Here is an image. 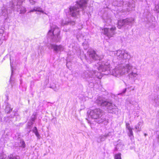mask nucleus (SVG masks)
Here are the masks:
<instances>
[{
	"label": "nucleus",
	"mask_w": 159,
	"mask_h": 159,
	"mask_svg": "<svg viewBox=\"0 0 159 159\" xmlns=\"http://www.w3.org/2000/svg\"><path fill=\"white\" fill-rule=\"evenodd\" d=\"M87 114L89 118L97 119L98 123H102L105 120V118L103 115V111L100 109L97 108L88 111Z\"/></svg>",
	"instance_id": "39448f33"
},
{
	"label": "nucleus",
	"mask_w": 159,
	"mask_h": 159,
	"mask_svg": "<svg viewBox=\"0 0 159 159\" xmlns=\"http://www.w3.org/2000/svg\"><path fill=\"white\" fill-rule=\"evenodd\" d=\"M34 133L35 134L36 136L39 138V137H40V135L39 134L38 132H36V133Z\"/></svg>",
	"instance_id": "cd10ccee"
},
{
	"label": "nucleus",
	"mask_w": 159,
	"mask_h": 159,
	"mask_svg": "<svg viewBox=\"0 0 159 159\" xmlns=\"http://www.w3.org/2000/svg\"><path fill=\"white\" fill-rule=\"evenodd\" d=\"M7 38L6 37V34L2 30H0V46L2 44L4 40H6Z\"/></svg>",
	"instance_id": "f8f14e48"
},
{
	"label": "nucleus",
	"mask_w": 159,
	"mask_h": 159,
	"mask_svg": "<svg viewBox=\"0 0 159 159\" xmlns=\"http://www.w3.org/2000/svg\"><path fill=\"white\" fill-rule=\"evenodd\" d=\"M119 2L120 3V4H118L116 5L118 6V7L121 6V5H122L123 3L122 1H120Z\"/></svg>",
	"instance_id": "c756f323"
},
{
	"label": "nucleus",
	"mask_w": 159,
	"mask_h": 159,
	"mask_svg": "<svg viewBox=\"0 0 159 159\" xmlns=\"http://www.w3.org/2000/svg\"><path fill=\"white\" fill-rule=\"evenodd\" d=\"M12 109H10V110L8 111L7 112V113H10L11 111H12Z\"/></svg>",
	"instance_id": "f704fd0d"
},
{
	"label": "nucleus",
	"mask_w": 159,
	"mask_h": 159,
	"mask_svg": "<svg viewBox=\"0 0 159 159\" xmlns=\"http://www.w3.org/2000/svg\"><path fill=\"white\" fill-rule=\"evenodd\" d=\"M48 47L49 49H53L54 51L56 53L59 52H61L64 51V48L61 45H57L55 44H51L48 45Z\"/></svg>",
	"instance_id": "9b49d317"
},
{
	"label": "nucleus",
	"mask_w": 159,
	"mask_h": 159,
	"mask_svg": "<svg viewBox=\"0 0 159 159\" xmlns=\"http://www.w3.org/2000/svg\"><path fill=\"white\" fill-rule=\"evenodd\" d=\"M30 3L32 5H34L35 3V2L34 0H29Z\"/></svg>",
	"instance_id": "a878e982"
},
{
	"label": "nucleus",
	"mask_w": 159,
	"mask_h": 159,
	"mask_svg": "<svg viewBox=\"0 0 159 159\" xmlns=\"http://www.w3.org/2000/svg\"><path fill=\"white\" fill-rule=\"evenodd\" d=\"M36 119V118L34 116L33 117L32 116L31 117V120L32 121H34Z\"/></svg>",
	"instance_id": "7c9ffc66"
},
{
	"label": "nucleus",
	"mask_w": 159,
	"mask_h": 159,
	"mask_svg": "<svg viewBox=\"0 0 159 159\" xmlns=\"http://www.w3.org/2000/svg\"><path fill=\"white\" fill-rule=\"evenodd\" d=\"M60 30L58 27L55 25H52L47 35L51 38L52 42L57 43L60 42L61 39V37L60 35Z\"/></svg>",
	"instance_id": "20e7f679"
},
{
	"label": "nucleus",
	"mask_w": 159,
	"mask_h": 159,
	"mask_svg": "<svg viewBox=\"0 0 159 159\" xmlns=\"http://www.w3.org/2000/svg\"><path fill=\"white\" fill-rule=\"evenodd\" d=\"M35 9L36 10V11H37L42 13H43L44 12L42 10V9L40 7H34Z\"/></svg>",
	"instance_id": "5701e85b"
},
{
	"label": "nucleus",
	"mask_w": 159,
	"mask_h": 159,
	"mask_svg": "<svg viewBox=\"0 0 159 159\" xmlns=\"http://www.w3.org/2000/svg\"><path fill=\"white\" fill-rule=\"evenodd\" d=\"M20 146L23 148H24L25 146V142L23 140H21L20 143Z\"/></svg>",
	"instance_id": "4be33fe9"
},
{
	"label": "nucleus",
	"mask_w": 159,
	"mask_h": 159,
	"mask_svg": "<svg viewBox=\"0 0 159 159\" xmlns=\"http://www.w3.org/2000/svg\"><path fill=\"white\" fill-rule=\"evenodd\" d=\"M142 123L141 122H139L137 125L135 126V128L137 132L140 131L141 130Z\"/></svg>",
	"instance_id": "a211bd4d"
},
{
	"label": "nucleus",
	"mask_w": 159,
	"mask_h": 159,
	"mask_svg": "<svg viewBox=\"0 0 159 159\" xmlns=\"http://www.w3.org/2000/svg\"><path fill=\"white\" fill-rule=\"evenodd\" d=\"M33 11H36V10L35 9V7H34L33 9L31 10L30 11V12H33Z\"/></svg>",
	"instance_id": "2f4dec72"
},
{
	"label": "nucleus",
	"mask_w": 159,
	"mask_h": 159,
	"mask_svg": "<svg viewBox=\"0 0 159 159\" xmlns=\"http://www.w3.org/2000/svg\"><path fill=\"white\" fill-rule=\"evenodd\" d=\"M70 24L72 25H74L75 24V22L74 21H70L66 20H62L61 21V25H67Z\"/></svg>",
	"instance_id": "2eb2a0df"
},
{
	"label": "nucleus",
	"mask_w": 159,
	"mask_h": 159,
	"mask_svg": "<svg viewBox=\"0 0 159 159\" xmlns=\"http://www.w3.org/2000/svg\"><path fill=\"white\" fill-rule=\"evenodd\" d=\"M126 89L125 88V89H124L123 90V92L122 93H125V92L126 91Z\"/></svg>",
	"instance_id": "473e14b6"
},
{
	"label": "nucleus",
	"mask_w": 159,
	"mask_h": 159,
	"mask_svg": "<svg viewBox=\"0 0 159 159\" xmlns=\"http://www.w3.org/2000/svg\"><path fill=\"white\" fill-rule=\"evenodd\" d=\"M88 55H89V58L86 57L87 61L91 63L92 60H100V57L97 55L95 51L93 50H89L88 52Z\"/></svg>",
	"instance_id": "9d476101"
},
{
	"label": "nucleus",
	"mask_w": 159,
	"mask_h": 159,
	"mask_svg": "<svg viewBox=\"0 0 159 159\" xmlns=\"http://www.w3.org/2000/svg\"><path fill=\"white\" fill-rule=\"evenodd\" d=\"M0 14H2L3 16H6L7 14V10H6L5 7H3L0 9Z\"/></svg>",
	"instance_id": "f3484780"
},
{
	"label": "nucleus",
	"mask_w": 159,
	"mask_h": 159,
	"mask_svg": "<svg viewBox=\"0 0 159 159\" xmlns=\"http://www.w3.org/2000/svg\"><path fill=\"white\" fill-rule=\"evenodd\" d=\"M96 102L98 106L105 107L110 113L116 114L118 112L117 107L116 106L112 103L106 101L102 97H98Z\"/></svg>",
	"instance_id": "7ed1b4c3"
},
{
	"label": "nucleus",
	"mask_w": 159,
	"mask_h": 159,
	"mask_svg": "<svg viewBox=\"0 0 159 159\" xmlns=\"http://www.w3.org/2000/svg\"><path fill=\"white\" fill-rule=\"evenodd\" d=\"M85 43H83V44L84 45L85 44Z\"/></svg>",
	"instance_id": "4c0bfd02"
},
{
	"label": "nucleus",
	"mask_w": 159,
	"mask_h": 159,
	"mask_svg": "<svg viewBox=\"0 0 159 159\" xmlns=\"http://www.w3.org/2000/svg\"><path fill=\"white\" fill-rule=\"evenodd\" d=\"M126 128L129 131L128 135L131 138L133 137V134L132 131V129L129 123H126Z\"/></svg>",
	"instance_id": "ddd939ff"
},
{
	"label": "nucleus",
	"mask_w": 159,
	"mask_h": 159,
	"mask_svg": "<svg viewBox=\"0 0 159 159\" xmlns=\"http://www.w3.org/2000/svg\"><path fill=\"white\" fill-rule=\"evenodd\" d=\"M120 153H118V154L116 155L115 156V159H121Z\"/></svg>",
	"instance_id": "b1692460"
},
{
	"label": "nucleus",
	"mask_w": 159,
	"mask_h": 159,
	"mask_svg": "<svg viewBox=\"0 0 159 159\" xmlns=\"http://www.w3.org/2000/svg\"><path fill=\"white\" fill-rule=\"evenodd\" d=\"M154 101L155 103V106H159V95L155 97Z\"/></svg>",
	"instance_id": "6ab92c4d"
},
{
	"label": "nucleus",
	"mask_w": 159,
	"mask_h": 159,
	"mask_svg": "<svg viewBox=\"0 0 159 159\" xmlns=\"http://www.w3.org/2000/svg\"><path fill=\"white\" fill-rule=\"evenodd\" d=\"M94 68L97 69L100 71L104 72L105 74H111L116 77H119L128 74L127 79L128 81L132 83L137 79L139 74L135 68H134L130 63L122 65L116 67L110 70V61L101 62L99 61L94 66ZM82 77L84 79L96 77L100 79L102 77L100 72H97L95 70H87L84 71L81 74Z\"/></svg>",
	"instance_id": "f257e3e1"
},
{
	"label": "nucleus",
	"mask_w": 159,
	"mask_h": 159,
	"mask_svg": "<svg viewBox=\"0 0 159 159\" xmlns=\"http://www.w3.org/2000/svg\"><path fill=\"white\" fill-rule=\"evenodd\" d=\"M7 109H8V107H7L6 108V111H7Z\"/></svg>",
	"instance_id": "e433bc0d"
},
{
	"label": "nucleus",
	"mask_w": 159,
	"mask_h": 159,
	"mask_svg": "<svg viewBox=\"0 0 159 159\" xmlns=\"http://www.w3.org/2000/svg\"><path fill=\"white\" fill-rule=\"evenodd\" d=\"M87 3L85 0H80L77 1L75 6L70 8L68 14L72 17H77L79 15L80 11L86 7Z\"/></svg>",
	"instance_id": "f03ea898"
},
{
	"label": "nucleus",
	"mask_w": 159,
	"mask_h": 159,
	"mask_svg": "<svg viewBox=\"0 0 159 159\" xmlns=\"http://www.w3.org/2000/svg\"><path fill=\"white\" fill-rule=\"evenodd\" d=\"M155 9L156 11L157 12H159V5H157L155 6Z\"/></svg>",
	"instance_id": "393cba45"
},
{
	"label": "nucleus",
	"mask_w": 159,
	"mask_h": 159,
	"mask_svg": "<svg viewBox=\"0 0 159 159\" xmlns=\"http://www.w3.org/2000/svg\"><path fill=\"white\" fill-rule=\"evenodd\" d=\"M25 1V0H18V1L19 2H24Z\"/></svg>",
	"instance_id": "72a5a7b5"
},
{
	"label": "nucleus",
	"mask_w": 159,
	"mask_h": 159,
	"mask_svg": "<svg viewBox=\"0 0 159 159\" xmlns=\"http://www.w3.org/2000/svg\"><path fill=\"white\" fill-rule=\"evenodd\" d=\"M129 103H130V104H132V103H131V102H129Z\"/></svg>",
	"instance_id": "ea45409f"
},
{
	"label": "nucleus",
	"mask_w": 159,
	"mask_h": 159,
	"mask_svg": "<svg viewBox=\"0 0 159 159\" xmlns=\"http://www.w3.org/2000/svg\"><path fill=\"white\" fill-rule=\"evenodd\" d=\"M127 6L129 7V8H126L125 9L123 10V12H125V11H127V12H129L130 11L133 10H134V8L135 7V5L134 4L130 5V3H129Z\"/></svg>",
	"instance_id": "4468645a"
},
{
	"label": "nucleus",
	"mask_w": 159,
	"mask_h": 159,
	"mask_svg": "<svg viewBox=\"0 0 159 159\" xmlns=\"http://www.w3.org/2000/svg\"><path fill=\"white\" fill-rule=\"evenodd\" d=\"M158 140L159 141V137H158Z\"/></svg>",
	"instance_id": "58836bf2"
},
{
	"label": "nucleus",
	"mask_w": 159,
	"mask_h": 159,
	"mask_svg": "<svg viewBox=\"0 0 159 159\" xmlns=\"http://www.w3.org/2000/svg\"><path fill=\"white\" fill-rule=\"evenodd\" d=\"M0 159H17V158L13 156H10V157H7L6 155L3 154L0 156Z\"/></svg>",
	"instance_id": "dca6fc26"
},
{
	"label": "nucleus",
	"mask_w": 159,
	"mask_h": 159,
	"mask_svg": "<svg viewBox=\"0 0 159 159\" xmlns=\"http://www.w3.org/2000/svg\"><path fill=\"white\" fill-rule=\"evenodd\" d=\"M33 132L34 133L38 132L37 128L36 127H34L33 130Z\"/></svg>",
	"instance_id": "bb28decb"
},
{
	"label": "nucleus",
	"mask_w": 159,
	"mask_h": 159,
	"mask_svg": "<svg viewBox=\"0 0 159 159\" xmlns=\"http://www.w3.org/2000/svg\"><path fill=\"white\" fill-rule=\"evenodd\" d=\"M88 122H89V123H89V120H88Z\"/></svg>",
	"instance_id": "a19ab883"
},
{
	"label": "nucleus",
	"mask_w": 159,
	"mask_h": 159,
	"mask_svg": "<svg viewBox=\"0 0 159 159\" xmlns=\"http://www.w3.org/2000/svg\"><path fill=\"white\" fill-rule=\"evenodd\" d=\"M117 59L122 61L124 60L129 59L130 58V55L125 50H118L115 52H112Z\"/></svg>",
	"instance_id": "0eeeda50"
},
{
	"label": "nucleus",
	"mask_w": 159,
	"mask_h": 159,
	"mask_svg": "<svg viewBox=\"0 0 159 159\" xmlns=\"http://www.w3.org/2000/svg\"><path fill=\"white\" fill-rule=\"evenodd\" d=\"M11 68L12 69V67H11ZM12 72H13V70L11 69V73H12Z\"/></svg>",
	"instance_id": "c9c22d12"
},
{
	"label": "nucleus",
	"mask_w": 159,
	"mask_h": 159,
	"mask_svg": "<svg viewBox=\"0 0 159 159\" xmlns=\"http://www.w3.org/2000/svg\"><path fill=\"white\" fill-rule=\"evenodd\" d=\"M34 133L35 134L36 136L39 138V137H40V135L39 134L38 132H36V133Z\"/></svg>",
	"instance_id": "c85d7f7f"
},
{
	"label": "nucleus",
	"mask_w": 159,
	"mask_h": 159,
	"mask_svg": "<svg viewBox=\"0 0 159 159\" xmlns=\"http://www.w3.org/2000/svg\"><path fill=\"white\" fill-rule=\"evenodd\" d=\"M109 136V134H105L104 135H102L99 137L100 141H104Z\"/></svg>",
	"instance_id": "412c9836"
},
{
	"label": "nucleus",
	"mask_w": 159,
	"mask_h": 159,
	"mask_svg": "<svg viewBox=\"0 0 159 159\" xmlns=\"http://www.w3.org/2000/svg\"><path fill=\"white\" fill-rule=\"evenodd\" d=\"M116 27L114 26H112L111 28H105L102 29V32L109 39L113 37L116 33Z\"/></svg>",
	"instance_id": "1a4fd4ad"
},
{
	"label": "nucleus",
	"mask_w": 159,
	"mask_h": 159,
	"mask_svg": "<svg viewBox=\"0 0 159 159\" xmlns=\"http://www.w3.org/2000/svg\"><path fill=\"white\" fill-rule=\"evenodd\" d=\"M134 19L132 17L127 18L122 20H119L118 21V27L120 29L122 26L125 27L130 26H131L134 24Z\"/></svg>",
	"instance_id": "6e6552de"
},
{
	"label": "nucleus",
	"mask_w": 159,
	"mask_h": 159,
	"mask_svg": "<svg viewBox=\"0 0 159 159\" xmlns=\"http://www.w3.org/2000/svg\"><path fill=\"white\" fill-rule=\"evenodd\" d=\"M77 38L79 40H80L82 39H85V36L83 35V34L79 32L77 35Z\"/></svg>",
	"instance_id": "aec40b11"
},
{
	"label": "nucleus",
	"mask_w": 159,
	"mask_h": 159,
	"mask_svg": "<svg viewBox=\"0 0 159 159\" xmlns=\"http://www.w3.org/2000/svg\"><path fill=\"white\" fill-rule=\"evenodd\" d=\"M18 0H11L9 2V8L13 10L16 9L17 11H20V14H24L26 12V9L22 5L23 2H19Z\"/></svg>",
	"instance_id": "423d86ee"
}]
</instances>
